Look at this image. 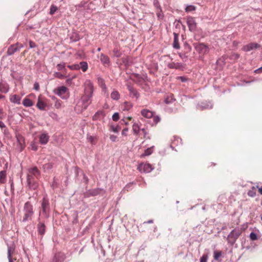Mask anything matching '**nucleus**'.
Instances as JSON below:
<instances>
[{
  "label": "nucleus",
  "instance_id": "nucleus-29",
  "mask_svg": "<svg viewBox=\"0 0 262 262\" xmlns=\"http://www.w3.org/2000/svg\"><path fill=\"white\" fill-rule=\"evenodd\" d=\"M9 91V86L7 84L0 83V92L7 93Z\"/></svg>",
  "mask_w": 262,
  "mask_h": 262
},
{
  "label": "nucleus",
  "instance_id": "nucleus-7",
  "mask_svg": "<svg viewBox=\"0 0 262 262\" xmlns=\"http://www.w3.org/2000/svg\"><path fill=\"white\" fill-rule=\"evenodd\" d=\"M152 169V165L149 163H141L138 167V169L140 171L146 173L150 172Z\"/></svg>",
  "mask_w": 262,
  "mask_h": 262
},
{
  "label": "nucleus",
  "instance_id": "nucleus-15",
  "mask_svg": "<svg viewBox=\"0 0 262 262\" xmlns=\"http://www.w3.org/2000/svg\"><path fill=\"white\" fill-rule=\"evenodd\" d=\"M127 89L129 92V94L130 96L133 97H135L136 99H138L139 96V93L137 91V90L132 85L129 84H127Z\"/></svg>",
  "mask_w": 262,
  "mask_h": 262
},
{
  "label": "nucleus",
  "instance_id": "nucleus-58",
  "mask_svg": "<svg viewBox=\"0 0 262 262\" xmlns=\"http://www.w3.org/2000/svg\"><path fill=\"white\" fill-rule=\"evenodd\" d=\"M5 127H6V126H5V124L3 122L0 121V127L1 128H4Z\"/></svg>",
  "mask_w": 262,
  "mask_h": 262
},
{
  "label": "nucleus",
  "instance_id": "nucleus-51",
  "mask_svg": "<svg viewBox=\"0 0 262 262\" xmlns=\"http://www.w3.org/2000/svg\"><path fill=\"white\" fill-rule=\"evenodd\" d=\"M117 136H115V135H112L110 136V139L111 140V141L112 142H116V140H117Z\"/></svg>",
  "mask_w": 262,
  "mask_h": 262
},
{
  "label": "nucleus",
  "instance_id": "nucleus-26",
  "mask_svg": "<svg viewBox=\"0 0 262 262\" xmlns=\"http://www.w3.org/2000/svg\"><path fill=\"white\" fill-rule=\"evenodd\" d=\"M6 171L2 170L0 172V184H4L6 182Z\"/></svg>",
  "mask_w": 262,
  "mask_h": 262
},
{
  "label": "nucleus",
  "instance_id": "nucleus-6",
  "mask_svg": "<svg viewBox=\"0 0 262 262\" xmlns=\"http://www.w3.org/2000/svg\"><path fill=\"white\" fill-rule=\"evenodd\" d=\"M186 21L189 30L191 32H194L196 29V23L194 20V18L192 16L187 17Z\"/></svg>",
  "mask_w": 262,
  "mask_h": 262
},
{
  "label": "nucleus",
  "instance_id": "nucleus-23",
  "mask_svg": "<svg viewBox=\"0 0 262 262\" xmlns=\"http://www.w3.org/2000/svg\"><path fill=\"white\" fill-rule=\"evenodd\" d=\"M176 99L173 98L172 94H168L165 98L164 102L166 104H170L174 101Z\"/></svg>",
  "mask_w": 262,
  "mask_h": 262
},
{
  "label": "nucleus",
  "instance_id": "nucleus-17",
  "mask_svg": "<svg viewBox=\"0 0 262 262\" xmlns=\"http://www.w3.org/2000/svg\"><path fill=\"white\" fill-rule=\"evenodd\" d=\"M16 138H17V142L20 146V150L21 151L25 147V139H24V137L20 135H16Z\"/></svg>",
  "mask_w": 262,
  "mask_h": 262
},
{
  "label": "nucleus",
  "instance_id": "nucleus-30",
  "mask_svg": "<svg viewBox=\"0 0 262 262\" xmlns=\"http://www.w3.org/2000/svg\"><path fill=\"white\" fill-rule=\"evenodd\" d=\"M132 106L133 105L132 103L129 102H125L122 105V108L124 111H128L132 107Z\"/></svg>",
  "mask_w": 262,
  "mask_h": 262
},
{
  "label": "nucleus",
  "instance_id": "nucleus-3",
  "mask_svg": "<svg viewBox=\"0 0 262 262\" xmlns=\"http://www.w3.org/2000/svg\"><path fill=\"white\" fill-rule=\"evenodd\" d=\"M41 208L45 218H48L50 213V204L48 198L44 196L41 201Z\"/></svg>",
  "mask_w": 262,
  "mask_h": 262
},
{
  "label": "nucleus",
  "instance_id": "nucleus-56",
  "mask_svg": "<svg viewBox=\"0 0 262 262\" xmlns=\"http://www.w3.org/2000/svg\"><path fill=\"white\" fill-rule=\"evenodd\" d=\"M31 146H32V149L33 150H37V149H38V146L35 145V144L33 143L31 145Z\"/></svg>",
  "mask_w": 262,
  "mask_h": 262
},
{
  "label": "nucleus",
  "instance_id": "nucleus-61",
  "mask_svg": "<svg viewBox=\"0 0 262 262\" xmlns=\"http://www.w3.org/2000/svg\"><path fill=\"white\" fill-rule=\"evenodd\" d=\"M142 132H143L144 134V137L145 136L146 134V130L145 129H142Z\"/></svg>",
  "mask_w": 262,
  "mask_h": 262
},
{
  "label": "nucleus",
  "instance_id": "nucleus-25",
  "mask_svg": "<svg viewBox=\"0 0 262 262\" xmlns=\"http://www.w3.org/2000/svg\"><path fill=\"white\" fill-rule=\"evenodd\" d=\"M23 104L25 106L30 107V106H32L33 105V102H32V101L31 99L26 97L23 100Z\"/></svg>",
  "mask_w": 262,
  "mask_h": 262
},
{
  "label": "nucleus",
  "instance_id": "nucleus-33",
  "mask_svg": "<svg viewBox=\"0 0 262 262\" xmlns=\"http://www.w3.org/2000/svg\"><path fill=\"white\" fill-rule=\"evenodd\" d=\"M88 141L90 142L92 144L95 145L97 142V139L96 137L90 136H88L87 138Z\"/></svg>",
  "mask_w": 262,
  "mask_h": 262
},
{
  "label": "nucleus",
  "instance_id": "nucleus-24",
  "mask_svg": "<svg viewBox=\"0 0 262 262\" xmlns=\"http://www.w3.org/2000/svg\"><path fill=\"white\" fill-rule=\"evenodd\" d=\"M105 116V114L104 112L102 111H99L97 112L93 116V120H97L99 119V118L100 117H104Z\"/></svg>",
  "mask_w": 262,
  "mask_h": 262
},
{
  "label": "nucleus",
  "instance_id": "nucleus-18",
  "mask_svg": "<svg viewBox=\"0 0 262 262\" xmlns=\"http://www.w3.org/2000/svg\"><path fill=\"white\" fill-rule=\"evenodd\" d=\"M39 143L41 144H46L49 139V136L47 134L43 133L39 136Z\"/></svg>",
  "mask_w": 262,
  "mask_h": 262
},
{
  "label": "nucleus",
  "instance_id": "nucleus-12",
  "mask_svg": "<svg viewBox=\"0 0 262 262\" xmlns=\"http://www.w3.org/2000/svg\"><path fill=\"white\" fill-rule=\"evenodd\" d=\"M98 57L100 58V60L101 63L105 67L110 66V59L108 56H107L103 53H101L100 55V56H98Z\"/></svg>",
  "mask_w": 262,
  "mask_h": 262
},
{
  "label": "nucleus",
  "instance_id": "nucleus-8",
  "mask_svg": "<svg viewBox=\"0 0 262 262\" xmlns=\"http://www.w3.org/2000/svg\"><path fill=\"white\" fill-rule=\"evenodd\" d=\"M23 47V46L21 44H19L18 43L13 44L8 48L7 53L8 55H11L15 52L19 51V49Z\"/></svg>",
  "mask_w": 262,
  "mask_h": 262
},
{
  "label": "nucleus",
  "instance_id": "nucleus-31",
  "mask_svg": "<svg viewBox=\"0 0 262 262\" xmlns=\"http://www.w3.org/2000/svg\"><path fill=\"white\" fill-rule=\"evenodd\" d=\"M79 65L80 66V69H81L83 72H86L88 70V65L86 62L81 61L80 62Z\"/></svg>",
  "mask_w": 262,
  "mask_h": 262
},
{
  "label": "nucleus",
  "instance_id": "nucleus-52",
  "mask_svg": "<svg viewBox=\"0 0 262 262\" xmlns=\"http://www.w3.org/2000/svg\"><path fill=\"white\" fill-rule=\"evenodd\" d=\"M29 46H30V48H33L36 47V46L34 42L30 40L29 42Z\"/></svg>",
  "mask_w": 262,
  "mask_h": 262
},
{
  "label": "nucleus",
  "instance_id": "nucleus-42",
  "mask_svg": "<svg viewBox=\"0 0 262 262\" xmlns=\"http://www.w3.org/2000/svg\"><path fill=\"white\" fill-rule=\"evenodd\" d=\"M68 67L71 70H79L80 69V66L77 64L68 66Z\"/></svg>",
  "mask_w": 262,
  "mask_h": 262
},
{
  "label": "nucleus",
  "instance_id": "nucleus-28",
  "mask_svg": "<svg viewBox=\"0 0 262 262\" xmlns=\"http://www.w3.org/2000/svg\"><path fill=\"white\" fill-rule=\"evenodd\" d=\"M113 56L114 57H119L121 55V53L120 51V49L118 47L114 48L112 51Z\"/></svg>",
  "mask_w": 262,
  "mask_h": 262
},
{
  "label": "nucleus",
  "instance_id": "nucleus-14",
  "mask_svg": "<svg viewBox=\"0 0 262 262\" xmlns=\"http://www.w3.org/2000/svg\"><path fill=\"white\" fill-rule=\"evenodd\" d=\"M92 97V96H89L83 94V96L82 97V100L83 101V107L84 109H86L88 106L91 103V98Z\"/></svg>",
  "mask_w": 262,
  "mask_h": 262
},
{
  "label": "nucleus",
  "instance_id": "nucleus-20",
  "mask_svg": "<svg viewBox=\"0 0 262 262\" xmlns=\"http://www.w3.org/2000/svg\"><path fill=\"white\" fill-rule=\"evenodd\" d=\"M167 66L170 69H179L182 67V64L180 62H172L169 63Z\"/></svg>",
  "mask_w": 262,
  "mask_h": 262
},
{
  "label": "nucleus",
  "instance_id": "nucleus-32",
  "mask_svg": "<svg viewBox=\"0 0 262 262\" xmlns=\"http://www.w3.org/2000/svg\"><path fill=\"white\" fill-rule=\"evenodd\" d=\"M120 126L118 125L114 126L113 125H111L109 127V130L114 133H118L120 130Z\"/></svg>",
  "mask_w": 262,
  "mask_h": 262
},
{
  "label": "nucleus",
  "instance_id": "nucleus-44",
  "mask_svg": "<svg viewBox=\"0 0 262 262\" xmlns=\"http://www.w3.org/2000/svg\"><path fill=\"white\" fill-rule=\"evenodd\" d=\"M195 9V7L193 6L190 5L186 7L185 10L186 12H190L194 11Z\"/></svg>",
  "mask_w": 262,
  "mask_h": 262
},
{
  "label": "nucleus",
  "instance_id": "nucleus-53",
  "mask_svg": "<svg viewBox=\"0 0 262 262\" xmlns=\"http://www.w3.org/2000/svg\"><path fill=\"white\" fill-rule=\"evenodd\" d=\"M128 128H124L122 131V135L126 136H127V132H128Z\"/></svg>",
  "mask_w": 262,
  "mask_h": 262
},
{
  "label": "nucleus",
  "instance_id": "nucleus-60",
  "mask_svg": "<svg viewBox=\"0 0 262 262\" xmlns=\"http://www.w3.org/2000/svg\"><path fill=\"white\" fill-rule=\"evenodd\" d=\"M72 79L69 78L67 80L66 82L68 84H70L72 82Z\"/></svg>",
  "mask_w": 262,
  "mask_h": 262
},
{
  "label": "nucleus",
  "instance_id": "nucleus-62",
  "mask_svg": "<svg viewBox=\"0 0 262 262\" xmlns=\"http://www.w3.org/2000/svg\"><path fill=\"white\" fill-rule=\"evenodd\" d=\"M248 195L249 196H253L254 195L252 194H251V191H249L248 192Z\"/></svg>",
  "mask_w": 262,
  "mask_h": 262
},
{
  "label": "nucleus",
  "instance_id": "nucleus-41",
  "mask_svg": "<svg viewBox=\"0 0 262 262\" xmlns=\"http://www.w3.org/2000/svg\"><path fill=\"white\" fill-rule=\"evenodd\" d=\"M62 101L58 99H56L54 106L56 108H59L61 106Z\"/></svg>",
  "mask_w": 262,
  "mask_h": 262
},
{
  "label": "nucleus",
  "instance_id": "nucleus-49",
  "mask_svg": "<svg viewBox=\"0 0 262 262\" xmlns=\"http://www.w3.org/2000/svg\"><path fill=\"white\" fill-rule=\"evenodd\" d=\"M207 255H203L200 259V262H207Z\"/></svg>",
  "mask_w": 262,
  "mask_h": 262
},
{
  "label": "nucleus",
  "instance_id": "nucleus-2",
  "mask_svg": "<svg viewBox=\"0 0 262 262\" xmlns=\"http://www.w3.org/2000/svg\"><path fill=\"white\" fill-rule=\"evenodd\" d=\"M54 93L63 99H68L70 96L69 90L65 86L57 88L54 90Z\"/></svg>",
  "mask_w": 262,
  "mask_h": 262
},
{
  "label": "nucleus",
  "instance_id": "nucleus-22",
  "mask_svg": "<svg viewBox=\"0 0 262 262\" xmlns=\"http://www.w3.org/2000/svg\"><path fill=\"white\" fill-rule=\"evenodd\" d=\"M142 115L147 118H150L153 116V113L148 110H143L141 111Z\"/></svg>",
  "mask_w": 262,
  "mask_h": 262
},
{
  "label": "nucleus",
  "instance_id": "nucleus-45",
  "mask_svg": "<svg viewBox=\"0 0 262 262\" xmlns=\"http://www.w3.org/2000/svg\"><path fill=\"white\" fill-rule=\"evenodd\" d=\"M112 119L114 121H117L119 119V115L118 113H115L112 116Z\"/></svg>",
  "mask_w": 262,
  "mask_h": 262
},
{
  "label": "nucleus",
  "instance_id": "nucleus-21",
  "mask_svg": "<svg viewBox=\"0 0 262 262\" xmlns=\"http://www.w3.org/2000/svg\"><path fill=\"white\" fill-rule=\"evenodd\" d=\"M174 39L173 42V47L174 48L178 49L180 48L179 43V35L178 34L174 33Z\"/></svg>",
  "mask_w": 262,
  "mask_h": 262
},
{
  "label": "nucleus",
  "instance_id": "nucleus-9",
  "mask_svg": "<svg viewBox=\"0 0 262 262\" xmlns=\"http://www.w3.org/2000/svg\"><path fill=\"white\" fill-rule=\"evenodd\" d=\"M260 45L255 43V42H251L249 44H247L246 45H245L242 48V50L245 52H249L252 50L257 49L260 48Z\"/></svg>",
  "mask_w": 262,
  "mask_h": 262
},
{
  "label": "nucleus",
  "instance_id": "nucleus-19",
  "mask_svg": "<svg viewBox=\"0 0 262 262\" xmlns=\"http://www.w3.org/2000/svg\"><path fill=\"white\" fill-rule=\"evenodd\" d=\"M21 97L17 95H11L10 96V100L11 102L16 103L18 104H20Z\"/></svg>",
  "mask_w": 262,
  "mask_h": 262
},
{
  "label": "nucleus",
  "instance_id": "nucleus-64",
  "mask_svg": "<svg viewBox=\"0 0 262 262\" xmlns=\"http://www.w3.org/2000/svg\"><path fill=\"white\" fill-rule=\"evenodd\" d=\"M180 78L182 80V81H184L185 78L183 77H180Z\"/></svg>",
  "mask_w": 262,
  "mask_h": 262
},
{
  "label": "nucleus",
  "instance_id": "nucleus-46",
  "mask_svg": "<svg viewBox=\"0 0 262 262\" xmlns=\"http://www.w3.org/2000/svg\"><path fill=\"white\" fill-rule=\"evenodd\" d=\"M250 239L252 241H255L257 239V235L254 232H251L250 233Z\"/></svg>",
  "mask_w": 262,
  "mask_h": 262
},
{
  "label": "nucleus",
  "instance_id": "nucleus-13",
  "mask_svg": "<svg viewBox=\"0 0 262 262\" xmlns=\"http://www.w3.org/2000/svg\"><path fill=\"white\" fill-rule=\"evenodd\" d=\"M195 49L201 54H205L208 52V47L204 43H199L195 46Z\"/></svg>",
  "mask_w": 262,
  "mask_h": 262
},
{
  "label": "nucleus",
  "instance_id": "nucleus-27",
  "mask_svg": "<svg viewBox=\"0 0 262 262\" xmlns=\"http://www.w3.org/2000/svg\"><path fill=\"white\" fill-rule=\"evenodd\" d=\"M111 97L113 100H118L120 98V94L117 91L114 90L111 94Z\"/></svg>",
  "mask_w": 262,
  "mask_h": 262
},
{
  "label": "nucleus",
  "instance_id": "nucleus-36",
  "mask_svg": "<svg viewBox=\"0 0 262 262\" xmlns=\"http://www.w3.org/2000/svg\"><path fill=\"white\" fill-rule=\"evenodd\" d=\"M140 128L138 124L134 123L133 125V130L134 134H138L139 132Z\"/></svg>",
  "mask_w": 262,
  "mask_h": 262
},
{
  "label": "nucleus",
  "instance_id": "nucleus-50",
  "mask_svg": "<svg viewBox=\"0 0 262 262\" xmlns=\"http://www.w3.org/2000/svg\"><path fill=\"white\" fill-rule=\"evenodd\" d=\"M100 83L101 87L103 89H106V85L105 84V83L104 82V81L102 79H101V81H100Z\"/></svg>",
  "mask_w": 262,
  "mask_h": 262
},
{
  "label": "nucleus",
  "instance_id": "nucleus-48",
  "mask_svg": "<svg viewBox=\"0 0 262 262\" xmlns=\"http://www.w3.org/2000/svg\"><path fill=\"white\" fill-rule=\"evenodd\" d=\"M160 120H161L159 116H154V118H153L154 122L156 124H157V123H158V122H160Z\"/></svg>",
  "mask_w": 262,
  "mask_h": 262
},
{
  "label": "nucleus",
  "instance_id": "nucleus-57",
  "mask_svg": "<svg viewBox=\"0 0 262 262\" xmlns=\"http://www.w3.org/2000/svg\"><path fill=\"white\" fill-rule=\"evenodd\" d=\"M254 72L255 73H262V67L258 68V69L255 70Z\"/></svg>",
  "mask_w": 262,
  "mask_h": 262
},
{
  "label": "nucleus",
  "instance_id": "nucleus-54",
  "mask_svg": "<svg viewBox=\"0 0 262 262\" xmlns=\"http://www.w3.org/2000/svg\"><path fill=\"white\" fill-rule=\"evenodd\" d=\"M9 262H20V260L13 257L9 259Z\"/></svg>",
  "mask_w": 262,
  "mask_h": 262
},
{
  "label": "nucleus",
  "instance_id": "nucleus-40",
  "mask_svg": "<svg viewBox=\"0 0 262 262\" xmlns=\"http://www.w3.org/2000/svg\"><path fill=\"white\" fill-rule=\"evenodd\" d=\"M238 236V234H234V231L233 230L230 234L229 235H228V238H234V239H236V238H237Z\"/></svg>",
  "mask_w": 262,
  "mask_h": 262
},
{
  "label": "nucleus",
  "instance_id": "nucleus-34",
  "mask_svg": "<svg viewBox=\"0 0 262 262\" xmlns=\"http://www.w3.org/2000/svg\"><path fill=\"white\" fill-rule=\"evenodd\" d=\"M14 251V249L12 247H8V259L13 258L12 255Z\"/></svg>",
  "mask_w": 262,
  "mask_h": 262
},
{
  "label": "nucleus",
  "instance_id": "nucleus-43",
  "mask_svg": "<svg viewBox=\"0 0 262 262\" xmlns=\"http://www.w3.org/2000/svg\"><path fill=\"white\" fill-rule=\"evenodd\" d=\"M239 57V54L235 53H233L230 56L231 59L236 60Z\"/></svg>",
  "mask_w": 262,
  "mask_h": 262
},
{
  "label": "nucleus",
  "instance_id": "nucleus-38",
  "mask_svg": "<svg viewBox=\"0 0 262 262\" xmlns=\"http://www.w3.org/2000/svg\"><path fill=\"white\" fill-rule=\"evenodd\" d=\"M222 252L219 251H215L214 252L213 257L214 259L215 260H218L219 258L221 256Z\"/></svg>",
  "mask_w": 262,
  "mask_h": 262
},
{
  "label": "nucleus",
  "instance_id": "nucleus-55",
  "mask_svg": "<svg viewBox=\"0 0 262 262\" xmlns=\"http://www.w3.org/2000/svg\"><path fill=\"white\" fill-rule=\"evenodd\" d=\"M34 89L36 90V91H38L39 90V85L38 83L37 82H35L34 84Z\"/></svg>",
  "mask_w": 262,
  "mask_h": 262
},
{
  "label": "nucleus",
  "instance_id": "nucleus-35",
  "mask_svg": "<svg viewBox=\"0 0 262 262\" xmlns=\"http://www.w3.org/2000/svg\"><path fill=\"white\" fill-rule=\"evenodd\" d=\"M53 75L55 77L61 79H62L66 77V76H65V74H63L60 72H55L54 73Z\"/></svg>",
  "mask_w": 262,
  "mask_h": 262
},
{
  "label": "nucleus",
  "instance_id": "nucleus-1",
  "mask_svg": "<svg viewBox=\"0 0 262 262\" xmlns=\"http://www.w3.org/2000/svg\"><path fill=\"white\" fill-rule=\"evenodd\" d=\"M24 215L22 222H26L31 221L34 214V209L32 204L29 201L25 203L24 208Z\"/></svg>",
  "mask_w": 262,
  "mask_h": 262
},
{
  "label": "nucleus",
  "instance_id": "nucleus-59",
  "mask_svg": "<svg viewBox=\"0 0 262 262\" xmlns=\"http://www.w3.org/2000/svg\"><path fill=\"white\" fill-rule=\"evenodd\" d=\"M257 188L258 189V192L259 193L262 195V187H258V186H257Z\"/></svg>",
  "mask_w": 262,
  "mask_h": 262
},
{
  "label": "nucleus",
  "instance_id": "nucleus-39",
  "mask_svg": "<svg viewBox=\"0 0 262 262\" xmlns=\"http://www.w3.org/2000/svg\"><path fill=\"white\" fill-rule=\"evenodd\" d=\"M58 8L57 6L52 5L51 6L50 10V14L51 15H53L57 10Z\"/></svg>",
  "mask_w": 262,
  "mask_h": 262
},
{
  "label": "nucleus",
  "instance_id": "nucleus-16",
  "mask_svg": "<svg viewBox=\"0 0 262 262\" xmlns=\"http://www.w3.org/2000/svg\"><path fill=\"white\" fill-rule=\"evenodd\" d=\"M27 183L29 187L32 189L35 190L38 187V183L34 178H27Z\"/></svg>",
  "mask_w": 262,
  "mask_h": 262
},
{
  "label": "nucleus",
  "instance_id": "nucleus-11",
  "mask_svg": "<svg viewBox=\"0 0 262 262\" xmlns=\"http://www.w3.org/2000/svg\"><path fill=\"white\" fill-rule=\"evenodd\" d=\"M37 227L38 234L42 236L46 232V227L45 223L40 221V217L38 218V224H37Z\"/></svg>",
  "mask_w": 262,
  "mask_h": 262
},
{
  "label": "nucleus",
  "instance_id": "nucleus-47",
  "mask_svg": "<svg viewBox=\"0 0 262 262\" xmlns=\"http://www.w3.org/2000/svg\"><path fill=\"white\" fill-rule=\"evenodd\" d=\"M64 68L65 63H59L57 65V68L59 71L64 69Z\"/></svg>",
  "mask_w": 262,
  "mask_h": 262
},
{
  "label": "nucleus",
  "instance_id": "nucleus-63",
  "mask_svg": "<svg viewBox=\"0 0 262 262\" xmlns=\"http://www.w3.org/2000/svg\"><path fill=\"white\" fill-rule=\"evenodd\" d=\"M63 74H65V75H66V73H67V70L64 68V69H63Z\"/></svg>",
  "mask_w": 262,
  "mask_h": 262
},
{
  "label": "nucleus",
  "instance_id": "nucleus-5",
  "mask_svg": "<svg viewBox=\"0 0 262 262\" xmlns=\"http://www.w3.org/2000/svg\"><path fill=\"white\" fill-rule=\"evenodd\" d=\"M47 101L48 100L47 98L40 95L37 99L36 107L40 110H45L46 107L48 106Z\"/></svg>",
  "mask_w": 262,
  "mask_h": 262
},
{
  "label": "nucleus",
  "instance_id": "nucleus-37",
  "mask_svg": "<svg viewBox=\"0 0 262 262\" xmlns=\"http://www.w3.org/2000/svg\"><path fill=\"white\" fill-rule=\"evenodd\" d=\"M153 148L154 146H152L150 148H148L145 150V152L143 154V156H149L151 155L153 152Z\"/></svg>",
  "mask_w": 262,
  "mask_h": 262
},
{
  "label": "nucleus",
  "instance_id": "nucleus-4",
  "mask_svg": "<svg viewBox=\"0 0 262 262\" xmlns=\"http://www.w3.org/2000/svg\"><path fill=\"white\" fill-rule=\"evenodd\" d=\"M94 85L90 80H86L84 83V94L93 96Z\"/></svg>",
  "mask_w": 262,
  "mask_h": 262
},
{
  "label": "nucleus",
  "instance_id": "nucleus-10",
  "mask_svg": "<svg viewBox=\"0 0 262 262\" xmlns=\"http://www.w3.org/2000/svg\"><path fill=\"white\" fill-rule=\"evenodd\" d=\"M40 174V172L36 167H32L29 169L27 178H37Z\"/></svg>",
  "mask_w": 262,
  "mask_h": 262
}]
</instances>
